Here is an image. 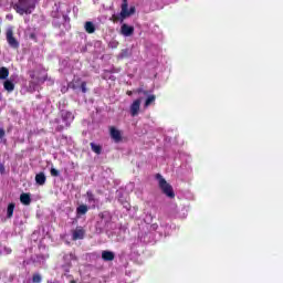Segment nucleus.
Instances as JSON below:
<instances>
[{
	"mask_svg": "<svg viewBox=\"0 0 283 283\" xmlns=\"http://www.w3.org/2000/svg\"><path fill=\"white\" fill-rule=\"evenodd\" d=\"M128 8H129V4L127 3V0H123L120 13L113 14L109 18V21H112L113 23H118V21H120V23H123V21H125L127 17H132V14L136 12V7H130L129 9Z\"/></svg>",
	"mask_w": 283,
	"mask_h": 283,
	"instance_id": "f257e3e1",
	"label": "nucleus"
},
{
	"mask_svg": "<svg viewBox=\"0 0 283 283\" xmlns=\"http://www.w3.org/2000/svg\"><path fill=\"white\" fill-rule=\"evenodd\" d=\"M36 8L34 2L30 0H19L17 3L13 4V10L21 17L23 14H32V11Z\"/></svg>",
	"mask_w": 283,
	"mask_h": 283,
	"instance_id": "f03ea898",
	"label": "nucleus"
},
{
	"mask_svg": "<svg viewBox=\"0 0 283 283\" xmlns=\"http://www.w3.org/2000/svg\"><path fill=\"white\" fill-rule=\"evenodd\" d=\"M156 180H158L159 189L163 191L167 198H176V192H174V187L163 178V175L156 174Z\"/></svg>",
	"mask_w": 283,
	"mask_h": 283,
	"instance_id": "7ed1b4c3",
	"label": "nucleus"
},
{
	"mask_svg": "<svg viewBox=\"0 0 283 283\" xmlns=\"http://www.w3.org/2000/svg\"><path fill=\"white\" fill-rule=\"evenodd\" d=\"M61 118L65 125V127H70L72 125V122L74 120V114L72 112L62 109L60 112Z\"/></svg>",
	"mask_w": 283,
	"mask_h": 283,
	"instance_id": "20e7f679",
	"label": "nucleus"
},
{
	"mask_svg": "<svg viewBox=\"0 0 283 283\" xmlns=\"http://www.w3.org/2000/svg\"><path fill=\"white\" fill-rule=\"evenodd\" d=\"M7 43L13 50H19V41L14 38V32H12V30L7 31Z\"/></svg>",
	"mask_w": 283,
	"mask_h": 283,
	"instance_id": "39448f33",
	"label": "nucleus"
},
{
	"mask_svg": "<svg viewBox=\"0 0 283 283\" xmlns=\"http://www.w3.org/2000/svg\"><path fill=\"white\" fill-rule=\"evenodd\" d=\"M109 136L114 143H123V133L114 126L109 127Z\"/></svg>",
	"mask_w": 283,
	"mask_h": 283,
	"instance_id": "423d86ee",
	"label": "nucleus"
},
{
	"mask_svg": "<svg viewBox=\"0 0 283 283\" xmlns=\"http://www.w3.org/2000/svg\"><path fill=\"white\" fill-rule=\"evenodd\" d=\"M143 98H137L130 104V115L132 116H138V113L140 112V103Z\"/></svg>",
	"mask_w": 283,
	"mask_h": 283,
	"instance_id": "0eeeda50",
	"label": "nucleus"
},
{
	"mask_svg": "<svg viewBox=\"0 0 283 283\" xmlns=\"http://www.w3.org/2000/svg\"><path fill=\"white\" fill-rule=\"evenodd\" d=\"M85 238V229L83 227H77L72 234V240H83Z\"/></svg>",
	"mask_w": 283,
	"mask_h": 283,
	"instance_id": "6e6552de",
	"label": "nucleus"
},
{
	"mask_svg": "<svg viewBox=\"0 0 283 283\" xmlns=\"http://www.w3.org/2000/svg\"><path fill=\"white\" fill-rule=\"evenodd\" d=\"M116 254L113 251L104 250L102 251V260L104 262H114Z\"/></svg>",
	"mask_w": 283,
	"mask_h": 283,
	"instance_id": "1a4fd4ad",
	"label": "nucleus"
},
{
	"mask_svg": "<svg viewBox=\"0 0 283 283\" xmlns=\"http://www.w3.org/2000/svg\"><path fill=\"white\" fill-rule=\"evenodd\" d=\"M120 34H123V36H132V34H134V27L123 24L120 27Z\"/></svg>",
	"mask_w": 283,
	"mask_h": 283,
	"instance_id": "9d476101",
	"label": "nucleus"
},
{
	"mask_svg": "<svg viewBox=\"0 0 283 283\" xmlns=\"http://www.w3.org/2000/svg\"><path fill=\"white\" fill-rule=\"evenodd\" d=\"M20 202L25 207H29V205H31L32 202V198L30 197V193L22 192L20 195Z\"/></svg>",
	"mask_w": 283,
	"mask_h": 283,
	"instance_id": "9b49d317",
	"label": "nucleus"
},
{
	"mask_svg": "<svg viewBox=\"0 0 283 283\" xmlns=\"http://www.w3.org/2000/svg\"><path fill=\"white\" fill-rule=\"evenodd\" d=\"M147 98L144 103V108L147 109V107H150V105H156V95H146Z\"/></svg>",
	"mask_w": 283,
	"mask_h": 283,
	"instance_id": "f8f14e48",
	"label": "nucleus"
},
{
	"mask_svg": "<svg viewBox=\"0 0 283 283\" xmlns=\"http://www.w3.org/2000/svg\"><path fill=\"white\" fill-rule=\"evenodd\" d=\"M46 180H48V178L45 177V172H39L35 175L36 185H40L41 187H43V185H45Z\"/></svg>",
	"mask_w": 283,
	"mask_h": 283,
	"instance_id": "ddd939ff",
	"label": "nucleus"
},
{
	"mask_svg": "<svg viewBox=\"0 0 283 283\" xmlns=\"http://www.w3.org/2000/svg\"><path fill=\"white\" fill-rule=\"evenodd\" d=\"M85 31L87 32V34H94V32H96V27L94 25V22L92 21H87L85 22Z\"/></svg>",
	"mask_w": 283,
	"mask_h": 283,
	"instance_id": "4468645a",
	"label": "nucleus"
},
{
	"mask_svg": "<svg viewBox=\"0 0 283 283\" xmlns=\"http://www.w3.org/2000/svg\"><path fill=\"white\" fill-rule=\"evenodd\" d=\"M90 211V208H87V205H81L76 208V216L80 218V216H85Z\"/></svg>",
	"mask_w": 283,
	"mask_h": 283,
	"instance_id": "2eb2a0df",
	"label": "nucleus"
},
{
	"mask_svg": "<svg viewBox=\"0 0 283 283\" xmlns=\"http://www.w3.org/2000/svg\"><path fill=\"white\" fill-rule=\"evenodd\" d=\"M90 145H91L92 151H94V154H97V156H101V154L103 153V146L97 145L95 143H91Z\"/></svg>",
	"mask_w": 283,
	"mask_h": 283,
	"instance_id": "dca6fc26",
	"label": "nucleus"
},
{
	"mask_svg": "<svg viewBox=\"0 0 283 283\" xmlns=\"http://www.w3.org/2000/svg\"><path fill=\"white\" fill-rule=\"evenodd\" d=\"M8 76H10V71L8 70V67L6 66L0 67V81H6Z\"/></svg>",
	"mask_w": 283,
	"mask_h": 283,
	"instance_id": "f3484780",
	"label": "nucleus"
},
{
	"mask_svg": "<svg viewBox=\"0 0 283 283\" xmlns=\"http://www.w3.org/2000/svg\"><path fill=\"white\" fill-rule=\"evenodd\" d=\"M14 207H17V205L14 202H11L8 205L7 207V218L10 219L12 218V216H14Z\"/></svg>",
	"mask_w": 283,
	"mask_h": 283,
	"instance_id": "a211bd4d",
	"label": "nucleus"
},
{
	"mask_svg": "<svg viewBox=\"0 0 283 283\" xmlns=\"http://www.w3.org/2000/svg\"><path fill=\"white\" fill-rule=\"evenodd\" d=\"M3 87L7 92H14V83L10 80L4 81Z\"/></svg>",
	"mask_w": 283,
	"mask_h": 283,
	"instance_id": "6ab92c4d",
	"label": "nucleus"
},
{
	"mask_svg": "<svg viewBox=\"0 0 283 283\" xmlns=\"http://www.w3.org/2000/svg\"><path fill=\"white\" fill-rule=\"evenodd\" d=\"M12 253V249L8 248V245L0 244V255H10Z\"/></svg>",
	"mask_w": 283,
	"mask_h": 283,
	"instance_id": "aec40b11",
	"label": "nucleus"
},
{
	"mask_svg": "<svg viewBox=\"0 0 283 283\" xmlns=\"http://www.w3.org/2000/svg\"><path fill=\"white\" fill-rule=\"evenodd\" d=\"M86 197H87L88 202H93V203L96 202V197L93 195L92 191L88 190V191L86 192Z\"/></svg>",
	"mask_w": 283,
	"mask_h": 283,
	"instance_id": "412c9836",
	"label": "nucleus"
},
{
	"mask_svg": "<svg viewBox=\"0 0 283 283\" xmlns=\"http://www.w3.org/2000/svg\"><path fill=\"white\" fill-rule=\"evenodd\" d=\"M136 94H144V96H149V91L144 90L143 87H138L135 91Z\"/></svg>",
	"mask_w": 283,
	"mask_h": 283,
	"instance_id": "4be33fe9",
	"label": "nucleus"
},
{
	"mask_svg": "<svg viewBox=\"0 0 283 283\" xmlns=\"http://www.w3.org/2000/svg\"><path fill=\"white\" fill-rule=\"evenodd\" d=\"M50 174L53 178H59V176H61V172L56 168H51Z\"/></svg>",
	"mask_w": 283,
	"mask_h": 283,
	"instance_id": "5701e85b",
	"label": "nucleus"
},
{
	"mask_svg": "<svg viewBox=\"0 0 283 283\" xmlns=\"http://www.w3.org/2000/svg\"><path fill=\"white\" fill-rule=\"evenodd\" d=\"M42 280L41 274H33L32 282L40 283Z\"/></svg>",
	"mask_w": 283,
	"mask_h": 283,
	"instance_id": "b1692460",
	"label": "nucleus"
},
{
	"mask_svg": "<svg viewBox=\"0 0 283 283\" xmlns=\"http://www.w3.org/2000/svg\"><path fill=\"white\" fill-rule=\"evenodd\" d=\"M81 90L83 94H87V82L81 83Z\"/></svg>",
	"mask_w": 283,
	"mask_h": 283,
	"instance_id": "393cba45",
	"label": "nucleus"
},
{
	"mask_svg": "<svg viewBox=\"0 0 283 283\" xmlns=\"http://www.w3.org/2000/svg\"><path fill=\"white\" fill-rule=\"evenodd\" d=\"M107 216H109L108 212H99L98 213V218H101V220H105V218H107Z\"/></svg>",
	"mask_w": 283,
	"mask_h": 283,
	"instance_id": "a878e982",
	"label": "nucleus"
},
{
	"mask_svg": "<svg viewBox=\"0 0 283 283\" xmlns=\"http://www.w3.org/2000/svg\"><path fill=\"white\" fill-rule=\"evenodd\" d=\"M122 205L125 209H127L129 211V209H132V206L127 202V201H122Z\"/></svg>",
	"mask_w": 283,
	"mask_h": 283,
	"instance_id": "bb28decb",
	"label": "nucleus"
},
{
	"mask_svg": "<svg viewBox=\"0 0 283 283\" xmlns=\"http://www.w3.org/2000/svg\"><path fill=\"white\" fill-rule=\"evenodd\" d=\"M69 87H71V90H77L78 88V86L74 82H71L69 84Z\"/></svg>",
	"mask_w": 283,
	"mask_h": 283,
	"instance_id": "cd10ccee",
	"label": "nucleus"
},
{
	"mask_svg": "<svg viewBox=\"0 0 283 283\" xmlns=\"http://www.w3.org/2000/svg\"><path fill=\"white\" fill-rule=\"evenodd\" d=\"M6 137V129L0 128V138H4Z\"/></svg>",
	"mask_w": 283,
	"mask_h": 283,
	"instance_id": "c85d7f7f",
	"label": "nucleus"
},
{
	"mask_svg": "<svg viewBox=\"0 0 283 283\" xmlns=\"http://www.w3.org/2000/svg\"><path fill=\"white\" fill-rule=\"evenodd\" d=\"M0 174H6V166L3 164L0 165Z\"/></svg>",
	"mask_w": 283,
	"mask_h": 283,
	"instance_id": "c756f323",
	"label": "nucleus"
},
{
	"mask_svg": "<svg viewBox=\"0 0 283 283\" xmlns=\"http://www.w3.org/2000/svg\"><path fill=\"white\" fill-rule=\"evenodd\" d=\"M127 96H132V94H134L132 91H127L126 92Z\"/></svg>",
	"mask_w": 283,
	"mask_h": 283,
	"instance_id": "7c9ffc66",
	"label": "nucleus"
},
{
	"mask_svg": "<svg viewBox=\"0 0 283 283\" xmlns=\"http://www.w3.org/2000/svg\"><path fill=\"white\" fill-rule=\"evenodd\" d=\"M57 132H63V126H57Z\"/></svg>",
	"mask_w": 283,
	"mask_h": 283,
	"instance_id": "2f4dec72",
	"label": "nucleus"
},
{
	"mask_svg": "<svg viewBox=\"0 0 283 283\" xmlns=\"http://www.w3.org/2000/svg\"><path fill=\"white\" fill-rule=\"evenodd\" d=\"M75 83H81V78H77V80L75 81Z\"/></svg>",
	"mask_w": 283,
	"mask_h": 283,
	"instance_id": "473e14b6",
	"label": "nucleus"
},
{
	"mask_svg": "<svg viewBox=\"0 0 283 283\" xmlns=\"http://www.w3.org/2000/svg\"><path fill=\"white\" fill-rule=\"evenodd\" d=\"M7 19H12V15H7Z\"/></svg>",
	"mask_w": 283,
	"mask_h": 283,
	"instance_id": "72a5a7b5",
	"label": "nucleus"
},
{
	"mask_svg": "<svg viewBox=\"0 0 283 283\" xmlns=\"http://www.w3.org/2000/svg\"><path fill=\"white\" fill-rule=\"evenodd\" d=\"M30 38H31V39H34L35 36H34V34H31Z\"/></svg>",
	"mask_w": 283,
	"mask_h": 283,
	"instance_id": "f704fd0d",
	"label": "nucleus"
}]
</instances>
